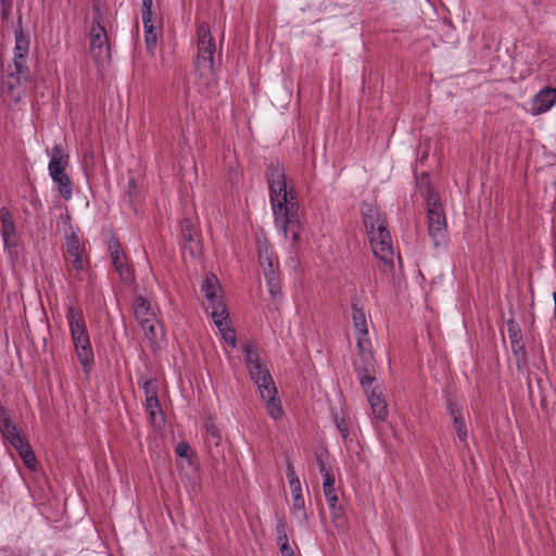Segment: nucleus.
<instances>
[{
	"label": "nucleus",
	"mask_w": 556,
	"mask_h": 556,
	"mask_svg": "<svg viewBox=\"0 0 556 556\" xmlns=\"http://www.w3.org/2000/svg\"><path fill=\"white\" fill-rule=\"evenodd\" d=\"M265 177L269 187L275 225L286 237L290 231L293 241L298 242L301 238L299 203L293 188L287 189L283 165L278 160H271L266 165Z\"/></svg>",
	"instance_id": "1"
},
{
	"label": "nucleus",
	"mask_w": 556,
	"mask_h": 556,
	"mask_svg": "<svg viewBox=\"0 0 556 556\" xmlns=\"http://www.w3.org/2000/svg\"><path fill=\"white\" fill-rule=\"evenodd\" d=\"M14 59L13 71L2 79V86L7 88L11 99L20 101L25 93V84L30 80V70L27 66V54L29 51V36L25 34L22 27V16L17 18V26L14 30Z\"/></svg>",
	"instance_id": "2"
},
{
	"label": "nucleus",
	"mask_w": 556,
	"mask_h": 556,
	"mask_svg": "<svg viewBox=\"0 0 556 556\" xmlns=\"http://www.w3.org/2000/svg\"><path fill=\"white\" fill-rule=\"evenodd\" d=\"M66 319L77 359L84 371L88 374L94 366V355L84 316L81 314L77 316L74 306L70 305L66 311Z\"/></svg>",
	"instance_id": "3"
},
{
	"label": "nucleus",
	"mask_w": 556,
	"mask_h": 556,
	"mask_svg": "<svg viewBox=\"0 0 556 556\" xmlns=\"http://www.w3.org/2000/svg\"><path fill=\"white\" fill-rule=\"evenodd\" d=\"M68 165L70 155L61 144H55L50 152L48 170L52 181L56 185L58 192L65 201L73 197V181L65 173Z\"/></svg>",
	"instance_id": "4"
},
{
	"label": "nucleus",
	"mask_w": 556,
	"mask_h": 556,
	"mask_svg": "<svg viewBox=\"0 0 556 556\" xmlns=\"http://www.w3.org/2000/svg\"><path fill=\"white\" fill-rule=\"evenodd\" d=\"M427 218L428 233L433 245L435 248L446 247L448 242L446 216L438 195L433 191H429L427 197Z\"/></svg>",
	"instance_id": "5"
},
{
	"label": "nucleus",
	"mask_w": 556,
	"mask_h": 556,
	"mask_svg": "<svg viewBox=\"0 0 556 556\" xmlns=\"http://www.w3.org/2000/svg\"><path fill=\"white\" fill-rule=\"evenodd\" d=\"M258 262L263 268L268 292L271 298L281 296V279L279 275V261L274 254L273 248L267 239L257 242Z\"/></svg>",
	"instance_id": "6"
},
{
	"label": "nucleus",
	"mask_w": 556,
	"mask_h": 556,
	"mask_svg": "<svg viewBox=\"0 0 556 556\" xmlns=\"http://www.w3.org/2000/svg\"><path fill=\"white\" fill-rule=\"evenodd\" d=\"M102 13L93 8V22L90 29V52L97 64L111 59L109 37L104 26L101 24Z\"/></svg>",
	"instance_id": "7"
},
{
	"label": "nucleus",
	"mask_w": 556,
	"mask_h": 556,
	"mask_svg": "<svg viewBox=\"0 0 556 556\" xmlns=\"http://www.w3.org/2000/svg\"><path fill=\"white\" fill-rule=\"evenodd\" d=\"M372 252L379 258V269L392 273L394 269L392 239L388 228L380 226L379 231L369 236Z\"/></svg>",
	"instance_id": "8"
},
{
	"label": "nucleus",
	"mask_w": 556,
	"mask_h": 556,
	"mask_svg": "<svg viewBox=\"0 0 556 556\" xmlns=\"http://www.w3.org/2000/svg\"><path fill=\"white\" fill-rule=\"evenodd\" d=\"M106 248L110 253L112 266L118 274L121 281L128 286L134 283V271L128 264V258L123 251L121 241L115 235H111V237L106 240Z\"/></svg>",
	"instance_id": "9"
},
{
	"label": "nucleus",
	"mask_w": 556,
	"mask_h": 556,
	"mask_svg": "<svg viewBox=\"0 0 556 556\" xmlns=\"http://www.w3.org/2000/svg\"><path fill=\"white\" fill-rule=\"evenodd\" d=\"M198 58L197 65L200 68L213 72L214 68V54L215 41L211 35L210 27L202 24L198 27Z\"/></svg>",
	"instance_id": "10"
},
{
	"label": "nucleus",
	"mask_w": 556,
	"mask_h": 556,
	"mask_svg": "<svg viewBox=\"0 0 556 556\" xmlns=\"http://www.w3.org/2000/svg\"><path fill=\"white\" fill-rule=\"evenodd\" d=\"M0 235L4 251L12 257H16V227L10 211L3 206L0 208Z\"/></svg>",
	"instance_id": "11"
},
{
	"label": "nucleus",
	"mask_w": 556,
	"mask_h": 556,
	"mask_svg": "<svg viewBox=\"0 0 556 556\" xmlns=\"http://www.w3.org/2000/svg\"><path fill=\"white\" fill-rule=\"evenodd\" d=\"M353 367L357 374V379L364 389L365 393H368L372 382L375 381L376 362L372 353H364L357 355L353 361Z\"/></svg>",
	"instance_id": "12"
},
{
	"label": "nucleus",
	"mask_w": 556,
	"mask_h": 556,
	"mask_svg": "<svg viewBox=\"0 0 556 556\" xmlns=\"http://www.w3.org/2000/svg\"><path fill=\"white\" fill-rule=\"evenodd\" d=\"M507 333L517 368L522 370V368L528 364V357L525 344L522 343L521 329L514 319H509L507 321Z\"/></svg>",
	"instance_id": "13"
},
{
	"label": "nucleus",
	"mask_w": 556,
	"mask_h": 556,
	"mask_svg": "<svg viewBox=\"0 0 556 556\" xmlns=\"http://www.w3.org/2000/svg\"><path fill=\"white\" fill-rule=\"evenodd\" d=\"M361 214L364 227L369 236L379 231L380 226L388 228L387 220L382 217L376 205L363 202L361 204Z\"/></svg>",
	"instance_id": "14"
},
{
	"label": "nucleus",
	"mask_w": 556,
	"mask_h": 556,
	"mask_svg": "<svg viewBox=\"0 0 556 556\" xmlns=\"http://www.w3.org/2000/svg\"><path fill=\"white\" fill-rule=\"evenodd\" d=\"M556 103V88L544 87L531 100V114L547 112Z\"/></svg>",
	"instance_id": "15"
},
{
	"label": "nucleus",
	"mask_w": 556,
	"mask_h": 556,
	"mask_svg": "<svg viewBox=\"0 0 556 556\" xmlns=\"http://www.w3.org/2000/svg\"><path fill=\"white\" fill-rule=\"evenodd\" d=\"M249 372L251 379L257 386L261 396H264V394L269 392V390H271V392L275 391V381L263 363L250 368Z\"/></svg>",
	"instance_id": "16"
},
{
	"label": "nucleus",
	"mask_w": 556,
	"mask_h": 556,
	"mask_svg": "<svg viewBox=\"0 0 556 556\" xmlns=\"http://www.w3.org/2000/svg\"><path fill=\"white\" fill-rule=\"evenodd\" d=\"M292 495L291 513L298 520L300 527H307V514L305 511V501L302 494L301 482L290 486Z\"/></svg>",
	"instance_id": "17"
},
{
	"label": "nucleus",
	"mask_w": 556,
	"mask_h": 556,
	"mask_svg": "<svg viewBox=\"0 0 556 556\" xmlns=\"http://www.w3.org/2000/svg\"><path fill=\"white\" fill-rule=\"evenodd\" d=\"M0 432L10 442V444H21L23 438L16 428L10 412L0 406Z\"/></svg>",
	"instance_id": "18"
},
{
	"label": "nucleus",
	"mask_w": 556,
	"mask_h": 556,
	"mask_svg": "<svg viewBox=\"0 0 556 556\" xmlns=\"http://www.w3.org/2000/svg\"><path fill=\"white\" fill-rule=\"evenodd\" d=\"M83 252L84 248L80 244L78 236L74 232L67 236L66 253L71 257L73 268L77 271H81L84 269Z\"/></svg>",
	"instance_id": "19"
},
{
	"label": "nucleus",
	"mask_w": 556,
	"mask_h": 556,
	"mask_svg": "<svg viewBox=\"0 0 556 556\" xmlns=\"http://www.w3.org/2000/svg\"><path fill=\"white\" fill-rule=\"evenodd\" d=\"M134 314L139 325L153 321V319L156 318L155 313L152 311L149 301L142 295H138L135 298Z\"/></svg>",
	"instance_id": "20"
},
{
	"label": "nucleus",
	"mask_w": 556,
	"mask_h": 556,
	"mask_svg": "<svg viewBox=\"0 0 556 556\" xmlns=\"http://www.w3.org/2000/svg\"><path fill=\"white\" fill-rule=\"evenodd\" d=\"M372 415L376 419L384 421L388 417V405L381 394H377L375 389H368L366 393Z\"/></svg>",
	"instance_id": "21"
},
{
	"label": "nucleus",
	"mask_w": 556,
	"mask_h": 556,
	"mask_svg": "<svg viewBox=\"0 0 556 556\" xmlns=\"http://www.w3.org/2000/svg\"><path fill=\"white\" fill-rule=\"evenodd\" d=\"M277 387L275 386V391L266 392L264 396H261L266 403L267 414L274 419L279 420L283 416V409L281 405V401L277 397Z\"/></svg>",
	"instance_id": "22"
},
{
	"label": "nucleus",
	"mask_w": 556,
	"mask_h": 556,
	"mask_svg": "<svg viewBox=\"0 0 556 556\" xmlns=\"http://www.w3.org/2000/svg\"><path fill=\"white\" fill-rule=\"evenodd\" d=\"M220 289L217 277L214 274L207 275L201 286V291L210 304H215L218 300L217 291Z\"/></svg>",
	"instance_id": "23"
},
{
	"label": "nucleus",
	"mask_w": 556,
	"mask_h": 556,
	"mask_svg": "<svg viewBox=\"0 0 556 556\" xmlns=\"http://www.w3.org/2000/svg\"><path fill=\"white\" fill-rule=\"evenodd\" d=\"M12 446L18 452V455L21 456L24 465L29 470H35L37 467V459L29 443L24 438H22L21 444L15 443L12 444Z\"/></svg>",
	"instance_id": "24"
},
{
	"label": "nucleus",
	"mask_w": 556,
	"mask_h": 556,
	"mask_svg": "<svg viewBox=\"0 0 556 556\" xmlns=\"http://www.w3.org/2000/svg\"><path fill=\"white\" fill-rule=\"evenodd\" d=\"M140 326L151 344H157L159 339L165 337L163 325H161L156 318L153 319V321Z\"/></svg>",
	"instance_id": "25"
},
{
	"label": "nucleus",
	"mask_w": 556,
	"mask_h": 556,
	"mask_svg": "<svg viewBox=\"0 0 556 556\" xmlns=\"http://www.w3.org/2000/svg\"><path fill=\"white\" fill-rule=\"evenodd\" d=\"M352 319L358 334L368 336L367 319L365 312L355 302H352Z\"/></svg>",
	"instance_id": "26"
},
{
	"label": "nucleus",
	"mask_w": 556,
	"mask_h": 556,
	"mask_svg": "<svg viewBox=\"0 0 556 556\" xmlns=\"http://www.w3.org/2000/svg\"><path fill=\"white\" fill-rule=\"evenodd\" d=\"M242 352H243V356H244V362L249 369L255 365L262 364L261 357L258 354V349H257V345L255 342H253V341L245 342L242 345Z\"/></svg>",
	"instance_id": "27"
},
{
	"label": "nucleus",
	"mask_w": 556,
	"mask_h": 556,
	"mask_svg": "<svg viewBox=\"0 0 556 556\" xmlns=\"http://www.w3.org/2000/svg\"><path fill=\"white\" fill-rule=\"evenodd\" d=\"M205 445L212 452L213 447H218L222 442V435L215 424L207 421L205 424Z\"/></svg>",
	"instance_id": "28"
},
{
	"label": "nucleus",
	"mask_w": 556,
	"mask_h": 556,
	"mask_svg": "<svg viewBox=\"0 0 556 556\" xmlns=\"http://www.w3.org/2000/svg\"><path fill=\"white\" fill-rule=\"evenodd\" d=\"M330 509L332 522L336 528H343L346 523L344 510L340 504H338V496L334 497L333 502H327Z\"/></svg>",
	"instance_id": "29"
},
{
	"label": "nucleus",
	"mask_w": 556,
	"mask_h": 556,
	"mask_svg": "<svg viewBox=\"0 0 556 556\" xmlns=\"http://www.w3.org/2000/svg\"><path fill=\"white\" fill-rule=\"evenodd\" d=\"M144 29V41L148 50L155 48L157 42V29L154 26L152 18H142Z\"/></svg>",
	"instance_id": "30"
},
{
	"label": "nucleus",
	"mask_w": 556,
	"mask_h": 556,
	"mask_svg": "<svg viewBox=\"0 0 556 556\" xmlns=\"http://www.w3.org/2000/svg\"><path fill=\"white\" fill-rule=\"evenodd\" d=\"M329 452L326 448H318L315 452V462L317 464L318 470L323 477L326 475H333L328 462H329Z\"/></svg>",
	"instance_id": "31"
},
{
	"label": "nucleus",
	"mask_w": 556,
	"mask_h": 556,
	"mask_svg": "<svg viewBox=\"0 0 556 556\" xmlns=\"http://www.w3.org/2000/svg\"><path fill=\"white\" fill-rule=\"evenodd\" d=\"M216 327L218 328L219 332L222 333L224 341L227 344H229L232 349L236 348L237 337H236L235 329L229 327L228 325L224 326V324L219 319H218V321H216Z\"/></svg>",
	"instance_id": "32"
},
{
	"label": "nucleus",
	"mask_w": 556,
	"mask_h": 556,
	"mask_svg": "<svg viewBox=\"0 0 556 556\" xmlns=\"http://www.w3.org/2000/svg\"><path fill=\"white\" fill-rule=\"evenodd\" d=\"M334 473L333 475H326L324 477V483H323V492L326 497V502H333L334 497H337V493L334 490Z\"/></svg>",
	"instance_id": "33"
},
{
	"label": "nucleus",
	"mask_w": 556,
	"mask_h": 556,
	"mask_svg": "<svg viewBox=\"0 0 556 556\" xmlns=\"http://www.w3.org/2000/svg\"><path fill=\"white\" fill-rule=\"evenodd\" d=\"M138 192L135 178H129L127 182V191L124 193L123 201L128 203L130 207H135Z\"/></svg>",
	"instance_id": "34"
},
{
	"label": "nucleus",
	"mask_w": 556,
	"mask_h": 556,
	"mask_svg": "<svg viewBox=\"0 0 556 556\" xmlns=\"http://www.w3.org/2000/svg\"><path fill=\"white\" fill-rule=\"evenodd\" d=\"M213 312H212V318L214 320V324L216 325V321L222 320L224 326L228 325V318L229 314L227 312L226 306L220 302L217 301L215 304H211Z\"/></svg>",
	"instance_id": "35"
},
{
	"label": "nucleus",
	"mask_w": 556,
	"mask_h": 556,
	"mask_svg": "<svg viewBox=\"0 0 556 556\" xmlns=\"http://www.w3.org/2000/svg\"><path fill=\"white\" fill-rule=\"evenodd\" d=\"M201 251H202L201 243L198 238L189 240V241H184V243H182L184 255L188 252L192 258H195V257L200 256Z\"/></svg>",
	"instance_id": "36"
},
{
	"label": "nucleus",
	"mask_w": 556,
	"mask_h": 556,
	"mask_svg": "<svg viewBox=\"0 0 556 556\" xmlns=\"http://www.w3.org/2000/svg\"><path fill=\"white\" fill-rule=\"evenodd\" d=\"M138 383L142 388L146 399L157 397V384L154 379L139 380Z\"/></svg>",
	"instance_id": "37"
},
{
	"label": "nucleus",
	"mask_w": 556,
	"mask_h": 556,
	"mask_svg": "<svg viewBox=\"0 0 556 556\" xmlns=\"http://www.w3.org/2000/svg\"><path fill=\"white\" fill-rule=\"evenodd\" d=\"M146 409L149 414L150 421L154 422L156 414L162 415L159 397L146 399Z\"/></svg>",
	"instance_id": "38"
},
{
	"label": "nucleus",
	"mask_w": 556,
	"mask_h": 556,
	"mask_svg": "<svg viewBox=\"0 0 556 556\" xmlns=\"http://www.w3.org/2000/svg\"><path fill=\"white\" fill-rule=\"evenodd\" d=\"M181 237L184 241H189L198 238L192 223L188 219H185L181 223Z\"/></svg>",
	"instance_id": "39"
},
{
	"label": "nucleus",
	"mask_w": 556,
	"mask_h": 556,
	"mask_svg": "<svg viewBox=\"0 0 556 556\" xmlns=\"http://www.w3.org/2000/svg\"><path fill=\"white\" fill-rule=\"evenodd\" d=\"M453 427L457 433L458 439L460 441L465 442L467 440L468 433H467V427H466V422H465L464 418L463 417L454 418Z\"/></svg>",
	"instance_id": "40"
},
{
	"label": "nucleus",
	"mask_w": 556,
	"mask_h": 556,
	"mask_svg": "<svg viewBox=\"0 0 556 556\" xmlns=\"http://www.w3.org/2000/svg\"><path fill=\"white\" fill-rule=\"evenodd\" d=\"M334 424L341 434V437L346 440L350 435L349 426L345 421L344 417H339L338 415H334Z\"/></svg>",
	"instance_id": "41"
},
{
	"label": "nucleus",
	"mask_w": 556,
	"mask_h": 556,
	"mask_svg": "<svg viewBox=\"0 0 556 556\" xmlns=\"http://www.w3.org/2000/svg\"><path fill=\"white\" fill-rule=\"evenodd\" d=\"M356 345L357 355H363L364 353H371V351L368 348L370 345V342L367 336L358 334Z\"/></svg>",
	"instance_id": "42"
},
{
	"label": "nucleus",
	"mask_w": 556,
	"mask_h": 556,
	"mask_svg": "<svg viewBox=\"0 0 556 556\" xmlns=\"http://www.w3.org/2000/svg\"><path fill=\"white\" fill-rule=\"evenodd\" d=\"M286 476H287V479L289 481V485L290 486H293V484L300 482V479H299V477L295 473L293 464L289 459L287 460Z\"/></svg>",
	"instance_id": "43"
},
{
	"label": "nucleus",
	"mask_w": 556,
	"mask_h": 556,
	"mask_svg": "<svg viewBox=\"0 0 556 556\" xmlns=\"http://www.w3.org/2000/svg\"><path fill=\"white\" fill-rule=\"evenodd\" d=\"M446 409H447V414L451 416L452 420H454V418L463 417L460 408L457 406V404L455 402H453L451 400L447 401Z\"/></svg>",
	"instance_id": "44"
},
{
	"label": "nucleus",
	"mask_w": 556,
	"mask_h": 556,
	"mask_svg": "<svg viewBox=\"0 0 556 556\" xmlns=\"http://www.w3.org/2000/svg\"><path fill=\"white\" fill-rule=\"evenodd\" d=\"M153 0H142L141 17L152 18Z\"/></svg>",
	"instance_id": "45"
},
{
	"label": "nucleus",
	"mask_w": 556,
	"mask_h": 556,
	"mask_svg": "<svg viewBox=\"0 0 556 556\" xmlns=\"http://www.w3.org/2000/svg\"><path fill=\"white\" fill-rule=\"evenodd\" d=\"M276 534L277 535H288V525L287 521L278 517L276 522Z\"/></svg>",
	"instance_id": "46"
},
{
	"label": "nucleus",
	"mask_w": 556,
	"mask_h": 556,
	"mask_svg": "<svg viewBox=\"0 0 556 556\" xmlns=\"http://www.w3.org/2000/svg\"><path fill=\"white\" fill-rule=\"evenodd\" d=\"M190 452V446L187 442H179L176 445V453L179 457H188Z\"/></svg>",
	"instance_id": "47"
},
{
	"label": "nucleus",
	"mask_w": 556,
	"mask_h": 556,
	"mask_svg": "<svg viewBox=\"0 0 556 556\" xmlns=\"http://www.w3.org/2000/svg\"><path fill=\"white\" fill-rule=\"evenodd\" d=\"M0 556H22V552L10 547H0Z\"/></svg>",
	"instance_id": "48"
},
{
	"label": "nucleus",
	"mask_w": 556,
	"mask_h": 556,
	"mask_svg": "<svg viewBox=\"0 0 556 556\" xmlns=\"http://www.w3.org/2000/svg\"><path fill=\"white\" fill-rule=\"evenodd\" d=\"M13 7H3L1 8V17L3 21H8L12 14Z\"/></svg>",
	"instance_id": "49"
},
{
	"label": "nucleus",
	"mask_w": 556,
	"mask_h": 556,
	"mask_svg": "<svg viewBox=\"0 0 556 556\" xmlns=\"http://www.w3.org/2000/svg\"><path fill=\"white\" fill-rule=\"evenodd\" d=\"M277 544L279 547L289 545V539L288 535H277Z\"/></svg>",
	"instance_id": "50"
},
{
	"label": "nucleus",
	"mask_w": 556,
	"mask_h": 556,
	"mask_svg": "<svg viewBox=\"0 0 556 556\" xmlns=\"http://www.w3.org/2000/svg\"><path fill=\"white\" fill-rule=\"evenodd\" d=\"M279 549L282 556L294 553L290 544L281 546Z\"/></svg>",
	"instance_id": "51"
},
{
	"label": "nucleus",
	"mask_w": 556,
	"mask_h": 556,
	"mask_svg": "<svg viewBox=\"0 0 556 556\" xmlns=\"http://www.w3.org/2000/svg\"><path fill=\"white\" fill-rule=\"evenodd\" d=\"M0 7H13V0H0Z\"/></svg>",
	"instance_id": "52"
},
{
	"label": "nucleus",
	"mask_w": 556,
	"mask_h": 556,
	"mask_svg": "<svg viewBox=\"0 0 556 556\" xmlns=\"http://www.w3.org/2000/svg\"><path fill=\"white\" fill-rule=\"evenodd\" d=\"M554 306H556V292L553 293Z\"/></svg>",
	"instance_id": "53"
}]
</instances>
